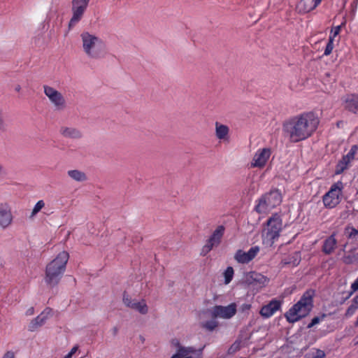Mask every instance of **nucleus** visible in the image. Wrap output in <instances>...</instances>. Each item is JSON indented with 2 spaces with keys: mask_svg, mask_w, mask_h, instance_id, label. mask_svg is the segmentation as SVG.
Segmentation results:
<instances>
[{
  "mask_svg": "<svg viewBox=\"0 0 358 358\" xmlns=\"http://www.w3.org/2000/svg\"><path fill=\"white\" fill-rule=\"evenodd\" d=\"M319 123L315 113H301L285 120L282 124V131L291 142L298 143L309 138Z\"/></svg>",
  "mask_w": 358,
  "mask_h": 358,
  "instance_id": "f257e3e1",
  "label": "nucleus"
},
{
  "mask_svg": "<svg viewBox=\"0 0 358 358\" xmlns=\"http://www.w3.org/2000/svg\"><path fill=\"white\" fill-rule=\"evenodd\" d=\"M80 48L83 54L90 60H98L106 55V43L97 34L87 31L80 35Z\"/></svg>",
  "mask_w": 358,
  "mask_h": 358,
  "instance_id": "f03ea898",
  "label": "nucleus"
},
{
  "mask_svg": "<svg viewBox=\"0 0 358 358\" xmlns=\"http://www.w3.org/2000/svg\"><path fill=\"white\" fill-rule=\"evenodd\" d=\"M69 259L66 251L59 252L45 267L44 281L50 287L57 286L62 279Z\"/></svg>",
  "mask_w": 358,
  "mask_h": 358,
  "instance_id": "7ed1b4c3",
  "label": "nucleus"
},
{
  "mask_svg": "<svg viewBox=\"0 0 358 358\" xmlns=\"http://www.w3.org/2000/svg\"><path fill=\"white\" fill-rule=\"evenodd\" d=\"M313 289L306 291L299 301L292 306L285 313V317L290 323H294L309 314L313 308Z\"/></svg>",
  "mask_w": 358,
  "mask_h": 358,
  "instance_id": "20e7f679",
  "label": "nucleus"
},
{
  "mask_svg": "<svg viewBox=\"0 0 358 358\" xmlns=\"http://www.w3.org/2000/svg\"><path fill=\"white\" fill-rule=\"evenodd\" d=\"M266 225V228L262 232L263 242L272 245L275 240L279 237L282 229L281 216L275 213L267 220Z\"/></svg>",
  "mask_w": 358,
  "mask_h": 358,
  "instance_id": "39448f33",
  "label": "nucleus"
},
{
  "mask_svg": "<svg viewBox=\"0 0 358 358\" xmlns=\"http://www.w3.org/2000/svg\"><path fill=\"white\" fill-rule=\"evenodd\" d=\"M343 184L341 181L334 183L329 190L322 196L324 206L329 209L337 206L342 199Z\"/></svg>",
  "mask_w": 358,
  "mask_h": 358,
  "instance_id": "423d86ee",
  "label": "nucleus"
},
{
  "mask_svg": "<svg viewBox=\"0 0 358 358\" xmlns=\"http://www.w3.org/2000/svg\"><path fill=\"white\" fill-rule=\"evenodd\" d=\"M43 89L44 94L55 107L58 109H64L66 107V101L61 92L48 85H44Z\"/></svg>",
  "mask_w": 358,
  "mask_h": 358,
  "instance_id": "0eeeda50",
  "label": "nucleus"
},
{
  "mask_svg": "<svg viewBox=\"0 0 358 358\" xmlns=\"http://www.w3.org/2000/svg\"><path fill=\"white\" fill-rule=\"evenodd\" d=\"M225 227L223 225H219L213 231L212 234L209 236L206 241V244L203 246L201 250V255L204 257L209 253L213 248L217 247L224 234Z\"/></svg>",
  "mask_w": 358,
  "mask_h": 358,
  "instance_id": "6e6552de",
  "label": "nucleus"
},
{
  "mask_svg": "<svg viewBox=\"0 0 358 358\" xmlns=\"http://www.w3.org/2000/svg\"><path fill=\"white\" fill-rule=\"evenodd\" d=\"M91 0H72V17L69 21V27L76 24L83 17Z\"/></svg>",
  "mask_w": 358,
  "mask_h": 358,
  "instance_id": "1a4fd4ad",
  "label": "nucleus"
},
{
  "mask_svg": "<svg viewBox=\"0 0 358 358\" xmlns=\"http://www.w3.org/2000/svg\"><path fill=\"white\" fill-rule=\"evenodd\" d=\"M236 308L237 306L235 303H231L226 306L217 305L212 308L211 316L214 318L230 319L236 315Z\"/></svg>",
  "mask_w": 358,
  "mask_h": 358,
  "instance_id": "9d476101",
  "label": "nucleus"
},
{
  "mask_svg": "<svg viewBox=\"0 0 358 358\" xmlns=\"http://www.w3.org/2000/svg\"><path fill=\"white\" fill-rule=\"evenodd\" d=\"M271 155V150L269 148H259L257 150L252 160L250 163V166L252 168L262 169L265 166L266 162L270 158Z\"/></svg>",
  "mask_w": 358,
  "mask_h": 358,
  "instance_id": "9b49d317",
  "label": "nucleus"
},
{
  "mask_svg": "<svg viewBox=\"0 0 358 358\" xmlns=\"http://www.w3.org/2000/svg\"><path fill=\"white\" fill-rule=\"evenodd\" d=\"M122 300L124 304L127 307L136 310L142 315H145L148 312V307L144 299L137 301L135 299H132L126 292H124Z\"/></svg>",
  "mask_w": 358,
  "mask_h": 358,
  "instance_id": "f8f14e48",
  "label": "nucleus"
},
{
  "mask_svg": "<svg viewBox=\"0 0 358 358\" xmlns=\"http://www.w3.org/2000/svg\"><path fill=\"white\" fill-rule=\"evenodd\" d=\"M259 250L260 248L257 245L250 248L248 252L238 250L234 255V259L240 264H248L257 255Z\"/></svg>",
  "mask_w": 358,
  "mask_h": 358,
  "instance_id": "ddd939ff",
  "label": "nucleus"
},
{
  "mask_svg": "<svg viewBox=\"0 0 358 358\" xmlns=\"http://www.w3.org/2000/svg\"><path fill=\"white\" fill-rule=\"evenodd\" d=\"M13 220L10 206L6 202L0 203V227L6 229L12 224Z\"/></svg>",
  "mask_w": 358,
  "mask_h": 358,
  "instance_id": "4468645a",
  "label": "nucleus"
},
{
  "mask_svg": "<svg viewBox=\"0 0 358 358\" xmlns=\"http://www.w3.org/2000/svg\"><path fill=\"white\" fill-rule=\"evenodd\" d=\"M281 306L282 301L280 300L273 299L271 300L268 303L264 305L261 308L259 314L264 319L270 318L277 311L280 310Z\"/></svg>",
  "mask_w": 358,
  "mask_h": 358,
  "instance_id": "2eb2a0df",
  "label": "nucleus"
},
{
  "mask_svg": "<svg viewBox=\"0 0 358 358\" xmlns=\"http://www.w3.org/2000/svg\"><path fill=\"white\" fill-rule=\"evenodd\" d=\"M203 349H195L192 347L180 346L178 351L171 358H201Z\"/></svg>",
  "mask_w": 358,
  "mask_h": 358,
  "instance_id": "dca6fc26",
  "label": "nucleus"
},
{
  "mask_svg": "<svg viewBox=\"0 0 358 358\" xmlns=\"http://www.w3.org/2000/svg\"><path fill=\"white\" fill-rule=\"evenodd\" d=\"M52 311L50 308H45L40 315L31 321L28 326L29 331H34L43 326L50 316Z\"/></svg>",
  "mask_w": 358,
  "mask_h": 358,
  "instance_id": "f3484780",
  "label": "nucleus"
},
{
  "mask_svg": "<svg viewBox=\"0 0 358 358\" xmlns=\"http://www.w3.org/2000/svg\"><path fill=\"white\" fill-rule=\"evenodd\" d=\"M322 0H301L298 2L296 10L300 14H305L314 10Z\"/></svg>",
  "mask_w": 358,
  "mask_h": 358,
  "instance_id": "a211bd4d",
  "label": "nucleus"
},
{
  "mask_svg": "<svg viewBox=\"0 0 358 358\" xmlns=\"http://www.w3.org/2000/svg\"><path fill=\"white\" fill-rule=\"evenodd\" d=\"M264 196L266 199H267L268 205H270V207H272V208L280 205L282 202L281 193L277 189L270 190L268 192L264 194Z\"/></svg>",
  "mask_w": 358,
  "mask_h": 358,
  "instance_id": "6ab92c4d",
  "label": "nucleus"
},
{
  "mask_svg": "<svg viewBox=\"0 0 358 358\" xmlns=\"http://www.w3.org/2000/svg\"><path fill=\"white\" fill-rule=\"evenodd\" d=\"M344 108L348 110H358V94H347L342 98Z\"/></svg>",
  "mask_w": 358,
  "mask_h": 358,
  "instance_id": "aec40b11",
  "label": "nucleus"
},
{
  "mask_svg": "<svg viewBox=\"0 0 358 358\" xmlns=\"http://www.w3.org/2000/svg\"><path fill=\"white\" fill-rule=\"evenodd\" d=\"M337 245V240L336 238V234L334 233L327 237L323 243L322 252L325 255H331L334 252Z\"/></svg>",
  "mask_w": 358,
  "mask_h": 358,
  "instance_id": "412c9836",
  "label": "nucleus"
},
{
  "mask_svg": "<svg viewBox=\"0 0 358 358\" xmlns=\"http://www.w3.org/2000/svg\"><path fill=\"white\" fill-rule=\"evenodd\" d=\"M301 262L300 252H294L285 258H283L280 262L282 266L289 265L291 266H296Z\"/></svg>",
  "mask_w": 358,
  "mask_h": 358,
  "instance_id": "4be33fe9",
  "label": "nucleus"
},
{
  "mask_svg": "<svg viewBox=\"0 0 358 358\" xmlns=\"http://www.w3.org/2000/svg\"><path fill=\"white\" fill-rule=\"evenodd\" d=\"M229 127L217 122H215V134L219 140L228 139Z\"/></svg>",
  "mask_w": 358,
  "mask_h": 358,
  "instance_id": "5701e85b",
  "label": "nucleus"
},
{
  "mask_svg": "<svg viewBox=\"0 0 358 358\" xmlns=\"http://www.w3.org/2000/svg\"><path fill=\"white\" fill-rule=\"evenodd\" d=\"M257 203L256 204L255 207V210L258 213H265L267 210L272 208V207H270V205H268V203L267 202V199H266L264 194L262 195L257 201Z\"/></svg>",
  "mask_w": 358,
  "mask_h": 358,
  "instance_id": "b1692460",
  "label": "nucleus"
},
{
  "mask_svg": "<svg viewBox=\"0 0 358 358\" xmlns=\"http://www.w3.org/2000/svg\"><path fill=\"white\" fill-rule=\"evenodd\" d=\"M68 176L76 182H84L87 180V178L86 174L80 170H69L67 172Z\"/></svg>",
  "mask_w": 358,
  "mask_h": 358,
  "instance_id": "393cba45",
  "label": "nucleus"
},
{
  "mask_svg": "<svg viewBox=\"0 0 358 358\" xmlns=\"http://www.w3.org/2000/svg\"><path fill=\"white\" fill-rule=\"evenodd\" d=\"M251 278L252 281L258 284L260 287L266 286L269 282V279L266 276L259 273H253Z\"/></svg>",
  "mask_w": 358,
  "mask_h": 358,
  "instance_id": "a878e982",
  "label": "nucleus"
},
{
  "mask_svg": "<svg viewBox=\"0 0 358 358\" xmlns=\"http://www.w3.org/2000/svg\"><path fill=\"white\" fill-rule=\"evenodd\" d=\"M351 160L348 159V157L343 156L342 159L340 160L336 166L335 173L336 174L338 175L342 173L345 169H348L349 164L350 163Z\"/></svg>",
  "mask_w": 358,
  "mask_h": 358,
  "instance_id": "bb28decb",
  "label": "nucleus"
},
{
  "mask_svg": "<svg viewBox=\"0 0 358 358\" xmlns=\"http://www.w3.org/2000/svg\"><path fill=\"white\" fill-rule=\"evenodd\" d=\"M358 309V296H355L352 301V304L348 308V309L345 311V317L347 318H349L352 317L357 310Z\"/></svg>",
  "mask_w": 358,
  "mask_h": 358,
  "instance_id": "cd10ccee",
  "label": "nucleus"
},
{
  "mask_svg": "<svg viewBox=\"0 0 358 358\" xmlns=\"http://www.w3.org/2000/svg\"><path fill=\"white\" fill-rule=\"evenodd\" d=\"M304 358H325V353L322 350L313 348L305 355Z\"/></svg>",
  "mask_w": 358,
  "mask_h": 358,
  "instance_id": "c85d7f7f",
  "label": "nucleus"
},
{
  "mask_svg": "<svg viewBox=\"0 0 358 358\" xmlns=\"http://www.w3.org/2000/svg\"><path fill=\"white\" fill-rule=\"evenodd\" d=\"M62 134L66 137L79 138L80 133L78 130L73 128H65L62 130Z\"/></svg>",
  "mask_w": 358,
  "mask_h": 358,
  "instance_id": "c756f323",
  "label": "nucleus"
},
{
  "mask_svg": "<svg viewBox=\"0 0 358 358\" xmlns=\"http://www.w3.org/2000/svg\"><path fill=\"white\" fill-rule=\"evenodd\" d=\"M201 326L205 329L209 331H213L218 326V322L216 321L215 320H207L203 322Z\"/></svg>",
  "mask_w": 358,
  "mask_h": 358,
  "instance_id": "7c9ffc66",
  "label": "nucleus"
},
{
  "mask_svg": "<svg viewBox=\"0 0 358 358\" xmlns=\"http://www.w3.org/2000/svg\"><path fill=\"white\" fill-rule=\"evenodd\" d=\"M234 274V268L231 266H228L224 271V284L228 285L233 279Z\"/></svg>",
  "mask_w": 358,
  "mask_h": 358,
  "instance_id": "2f4dec72",
  "label": "nucleus"
},
{
  "mask_svg": "<svg viewBox=\"0 0 358 358\" xmlns=\"http://www.w3.org/2000/svg\"><path fill=\"white\" fill-rule=\"evenodd\" d=\"M45 206L43 200H39L34 206L30 215V218H34Z\"/></svg>",
  "mask_w": 358,
  "mask_h": 358,
  "instance_id": "473e14b6",
  "label": "nucleus"
},
{
  "mask_svg": "<svg viewBox=\"0 0 358 358\" xmlns=\"http://www.w3.org/2000/svg\"><path fill=\"white\" fill-rule=\"evenodd\" d=\"M242 345V341L237 339L229 348L228 352L232 354L241 349Z\"/></svg>",
  "mask_w": 358,
  "mask_h": 358,
  "instance_id": "72a5a7b5",
  "label": "nucleus"
},
{
  "mask_svg": "<svg viewBox=\"0 0 358 358\" xmlns=\"http://www.w3.org/2000/svg\"><path fill=\"white\" fill-rule=\"evenodd\" d=\"M334 39L329 38L328 43L326 45V48H325V50L324 52V55L328 56L332 52V50L334 48Z\"/></svg>",
  "mask_w": 358,
  "mask_h": 358,
  "instance_id": "f704fd0d",
  "label": "nucleus"
},
{
  "mask_svg": "<svg viewBox=\"0 0 358 358\" xmlns=\"http://www.w3.org/2000/svg\"><path fill=\"white\" fill-rule=\"evenodd\" d=\"M325 316V314H323L321 316H317L313 317L311 322L307 325V328L310 329L315 325L317 324L320 321L324 319Z\"/></svg>",
  "mask_w": 358,
  "mask_h": 358,
  "instance_id": "c9c22d12",
  "label": "nucleus"
},
{
  "mask_svg": "<svg viewBox=\"0 0 358 358\" xmlns=\"http://www.w3.org/2000/svg\"><path fill=\"white\" fill-rule=\"evenodd\" d=\"M341 26L338 25L336 27H334L331 29L330 36L329 38H332L334 40V38L339 34L341 31Z\"/></svg>",
  "mask_w": 358,
  "mask_h": 358,
  "instance_id": "e433bc0d",
  "label": "nucleus"
},
{
  "mask_svg": "<svg viewBox=\"0 0 358 358\" xmlns=\"http://www.w3.org/2000/svg\"><path fill=\"white\" fill-rule=\"evenodd\" d=\"M357 150V145H353L350 150L348 152V153L345 155V157H348V159L350 160H352L355 157V152Z\"/></svg>",
  "mask_w": 358,
  "mask_h": 358,
  "instance_id": "4c0bfd02",
  "label": "nucleus"
},
{
  "mask_svg": "<svg viewBox=\"0 0 358 358\" xmlns=\"http://www.w3.org/2000/svg\"><path fill=\"white\" fill-rule=\"evenodd\" d=\"M351 291L350 292V296H351L354 292L358 290V277L356 280L352 283L350 286Z\"/></svg>",
  "mask_w": 358,
  "mask_h": 358,
  "instance_id": "58836bf2",
  "label": "nucleus"
},
{
  "mask_svg": "<svg viewBox=\"0 0 358 358\" xmlns=\"http://www.w3.org/2000/svg\"><path fill=\"white\" fill-rule=\"evenodd\" d=\"M78 348V347L77 345L73 347L70 352L67 355H66L63 358H72L73 355L76 352Z\"/></svg>",
  "mask_w": 358,
  "mask_h": 358,
  "instance_id": "ea45409f",
  "label": "nucleus"
},
{
  "mask_svg": "<svg viewBox=\"0 0 358 358\" xmlns=\"http://www.w3.org/2000/svg\"><path fill=\"white\" fill-rule=\"evenodd\" d=\"M357 234H358V231L357 230V229L352 228L351 231H350V233L348 234V238H352L355 237Z\"/></svg>",
  "mask_w": 358,
  "mask_h": 358,
  "instance_id": "a19ab883",
  "label": "nucleus"
},
{
  "mask_svg": "<svg viewBox=\"0 0 358 358\" xmlns=\"http://www.w3.org/2000/svg\"><path fill=\"white\" fill-rule=\"evenodd\" d=\"M252 306L250 303L242 304L241 309L242 312L248 311L251 308Z\"/></svg>",
  "mask_w": 358,
  "mask_h": 358,
  "instance_id": "79ce46f5",
  "label": "nucleus"
},
{
  "mask_svg": "<svg viewBox=\"0 0 358 358\" xmlns=\"http://www.w3.org/2000/svg\"><path fill=\"white\" fill-rule=\"evenodd\" d=\"M2 358H15V354L12 351H8L3 355Z\"/></svg>",
  "mask_w": 358,
  "mask_h": 358,
  "instance_id": "37998d69",
  "label": "nucleus"
},
{
  "mask_svg": "<svg viewBox=\"0 0 358 358\" xmlns=\"http://www.w3.org/2000/svg\"><path fill=\"white\" fill-rule=\"evenodd\" d=\"M355 260H354V259L352 258V256L350 257V256H348V257H345V259H344V262L346 263V264H351L352 262H354Z\"/></svg>",
  "mask_w": 358,
  "mask_h": 358,
  "instance_id": "c03bdc74",
  "label": "nucleus"
},
{
  "mask_svg": "<svg viewBox=\"0 0 358 358\" xmlns=\"http://www.w3.org/2000/svg\"><path fill=\"white\" fill-rule=\"evenodd\" d=\"M34 313V307H31L28 308L26 311V315L29 316L32 315Z\"/></svg>",
  "mask_w": 358,
  "mask_h": 358,
  "instance_id": "a18cd8bd",
  "label": "nucleus"
},
{
  "mask_svg": "<svg viewBox=\"0 0 358 358\" xmlns=\"http://www.w3.org/2000/svg\"><path fill=\"white\" fill-rule=\"evenodd\" d=\"M21 89H22V88H21V86H20V85H16L15 86V88H14V90H15V91L16 92H20V90H21Z\"/></svg>",
  "mask_w": 358,
  "mask_h": 358,
  "instance_id": "49530a36",
  "label": "nucleus"
},
{
  "mask_svg": "<svg viewBox=\"0 0 358 358\" xmlns=\"http://www.w3.org/2000/svg\"><path fill=\"white\" fill-rule=\"evenodd\" d=\"M352 258L355 261H358V252L352 255Z\"/></svg>",
  "mask_w": 358,
  "mask_h": 358,
  "instance_id": "de8ad7c7",
  "label": "nucleus"
},
{
  "mask_svg": "<svg viewBox=\"0 0 358 358\" xmlns=\"http://www.w3.org/2000/svg\"><path fill=\"white\" fill-rule=\"evenodd\" d=\"M3 172V166L0 164V175H1Z\"/></svg>",
  "mask_w": 358,
  "mask_h": 358,
  "instance_id": "09e8293b",
  "label": "nucleus"
},
{
  "mask_svg": "<svg viewBox=\"0 0 358 358\" xmlns=\"http://www.w3.org/2000/svg\"><path fill=\"white\" fill-rule=\"evenodd\" d=\"M357 1H358V0L355 1L353 2V4H352V6H355V8L357 7Z\"/></svg>",
  "mask_w": 358,
  "mask_h": 358,
  "instance_id": "8fccbe9b",
  "label": "nucleus"
},
{
  "mask_svg": "<svg viewBox=\"0 0 358 358\" xmlns=\"http://www.w3.org/2000/svg\"><path fill=\"white\" fill-rule=\"evenodd\" d=\"M113 331H114V334H117V327H115V328L113 329Z\"/></svg>",
  "mask_w": 358,
  "mask_h": 358,
  "instance_id": "3c124183",
  "label": "nucleus"
},
{
  "mask_svg": "<svg viewBox=\"0 0 358 358\" xmlns=\"http://www.w3.org/2000/svg\"><path fill=\"white\" fill-rule=\"evenodd\" d=\"M176 345H179V343L178 341H176Z\"/></svg>",
  "mask_w": 358,
  "mask_h": 358,
  "instance_id": "603ef678",
  "label": "nucleus"
},
{
  "mask_svg": "<svg viewBox=\"0 0 358 358\" xmlns=\"http://www.w3.org/2000/svg\"><path fill=\"white\" fill-rule=\"evenodd\" d=\"M357 296H358V294H357Z\"/></svg>",
  "mask_w": 358,
  "mask_h": 358,
  "instance_id": "864d4df0",
  "label": "nucleus"
}]
</instances>
